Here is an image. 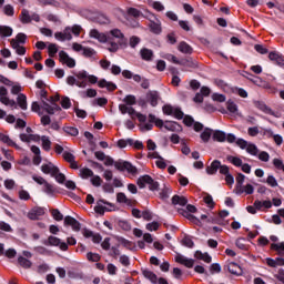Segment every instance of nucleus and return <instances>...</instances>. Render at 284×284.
Instances as JSON below:
<instances>
[{
	"instance_id": "nucleus-1",
	"label": "nucleus",
	"mask_w": 284,
	"mask_h": 284,
	"mask_svg": "<svg viewBox=\"0 0 284 284\" xmlns=\"http://www.w3.org/2000/svg\"><path fill=\"white\" fill-rule=\"evenodd\" d=\"M104 165L106 168L114 165L115 170L119 172H128L129 174H136L139 172L136 166L132 165V163L123 160L114 161V159H112L110 155L104 158Z\"/></svg>"
},
{
	"instance_id": "nucleus-2",
	"label": "nucleus",
	"mask_w": 284,
	"mask_h": 284,
	"mask_svg": "<svg viewBox=\"0 0 284 284\" xmlns=\"http://www.w3.org/2000/svg\"><path fill=\"white\" fill-rule=\"evenodd\" d=\"M41 171L43 174H51V176L55 179L57 183H65V174L60 173L59 166L54 165L52 162L42 164Z\"/></svg>"
},
{
	"instance_id": "nucleus-3",
	"label": "nucleus",
	"mask_w": 284,
	"mask_h": 284,
	"mask_svg": "<svg viewBox=\"0 0 284 284\" xmlns=\"http://www.w3.org/2000/svg\"><path fill=\"white\" fill-rule=\"evenodd\" d=\"M145 185L149 186V190H151V192H156V190H159L160 184L158 181H154L152 176L145 174L138 179V186L140 187V190H143L145 189Z\"/></svg>"
},
{
	"instance_id": "nucleus-4",
	"label": "nucleus",
	"mask_w": 284,
	"mask_h": 284,
	"mask_svg": "<svg viewBox=\"0 0 284 284\" xmlns=\"http://www.w3.org/2000/svg\"><path fill=\"white\" fill-rule=\"evenodd\" d=\"M42 243L51 247H60L62 252H68V243L62 242L61 239L50 235L47 240H43Z\"/></svg>"
},
{
	"instance_id": "nucleus-5",
	"label": "nucleus",
	"mask_w": 284,
	"mask_h": 284,
	"mask_svg": "<svg viewBox=\"0 0 284 284\" xmlns=\"http://www.w3.org/2000/svg\"><path fill=\"white\" fill-rule=\"evenodd\" d=\"M75 77L78 78V81H85L87 83H91V85L99 83V78L97 75L89 74L85 70L79 71L75 73Z\"/></svg>"
},
{
	"instance_id": "nucleus-6",
	"label": "nucleus",
	"mask_w": 284,
	"mask_h": 284,
	"mask_svg": "<svg viewBox=\"0 0 284 284\" xmlns=\"http://www.w3.org/2000/svg\"><path fill=\"white\" fill-rule=\"evenodd\" d=\"M146 103H150L152 108H156L159 105V100L161 99V93L156 90H150L145 95Z\"/></svg>"
},
{
	"instance_id": "nucleus-7",
	"label": "nucleus",
	"mask_w": 284,
	"mask_h": 284,
	"mask_svg": "<svg viewBox=\"0 0 284 284\" xmlns=\"http://www.w3.org/2000/svg\"><path fill=\"white\" fill-rule=\"evenodd\" d=\"M44 214H45L44 207L34 206L29 211L28 219H30V221H39V219H41V216H43Z\"/></svg>"
},
{
	"instance_id": "nucleus-8",
	"label": "nucleus",
	"mask_w": 284,
	"mask_h": 284,
	"mask_svg": "<svg viewBox=\"0 0 284 284\" xmlns=\"http://www.w3.org/2000/svg\"><path fill=\"white\" fill-rule=\"evenodd\" d=\"M59 59L61 63H64L68 68H75L77 67V61L71 58L68 52L65 51H60L59 52Z\"/></svg>"
},
{
	"instance_id": "nucleus-9",
	"label": "nucleus",
	"mask_w": 284,
	"mask_h": 284,
	"mask_svg": "<svg viewBox=\"0 0 284 284\" xmlns=\"http://www.w3.org/2000/svg\"><path fill=\"white\" fill-rule=\"evenodd\" d=\"M268 59H270V61L275 63V65H278L280 68H284V58H283V54L281 52L271 51L268 53Z\"/></svg>"
},
{
	"instance_id": "nucleus-10",
	"label": "nucleus",
	"mask_w": 284,
	"mask_h": 284,
	"mask_svg": "<svg viewBox=\"0 0 284 284\" xmlns=\"http://www.w3.org/2000/svg\"><path fill=\"white\" fill-rule=\"evenodd\" d=\"M89 37L91 39H95L100 43H108V41H110V38H108V36L105 33L99 32V30H97V29H92L89 33Z\"/></svg>"
},
{
	"instance_id": "nucleus-11",
	"label": "nucleus",
	"mask_w": 284,
	"mask_h": 284,
	"mask_svg": "<svg viewBox=\"0 0 284 284\" xmlns=\"http://www.w3.org/2000/svg\"><path fill=\"white\" fill-rule=\"evenodd\" d=\"M101 203H103V205H109V207H114V204L108 202L106 200H99L98 201V205L94 206V212H97V214H105V212H112V210H109L108 207L101 205Z\"/></svg>"
},
{
	"instance_id": "nucleus-12",
	"label": "nucleus",
	"mask_w": 284,
	"mask_h": 284,
	"mask_svg": "<svg viewBox=\"0 0 284 284\" xmlns=\"http://www.w3.org/2000/svg\"><path fill=\"white\" fill-rule=\"evenodd\" d=\"M226 267L230 274H233V276H243V268L237 263L230 262Z\"/></svg>"
},
{
	"instance_id": "nucleus-13",
	"label": "nucleus",
	"mask_w": 284,
	"mask_h": 284,
	"mask_svg": "<svg viewBox=\"0 0 284 284\" xmlns=\"http://www.w3.org/2000/svg\"><path fill=\"white\" fill-rule=\"evenodd\" d=\"M42 105H43V110L44 112H47V114H54V112H61V106H59V104H57V102H54V104L48 103L45 100H42Z\"/></svg>"
},
{
	"instance_id": "nucleus-14",
	"label": "nucleus",
	"mask_w": 284,
	"mask_h": 284,
	"mask_svg": "<svg viewBox=\"0 0 284 284\" xmlns=\"http://www.w3.org/2000/svg\"><path fill=\"white\" fill-rule=\"evenodd\" d=\"M254 207L258 211V212H265V210H270L272 209V201L270 200H265V201H260V200H255L254 201Z\"/></svg>"
},
{
	"instance_id": "nucleus-15",
	"label": "nucleus",
	"mask_w": 284,
	"mask_h": 284,
	"mask_svg": "<svg viewBox=\"0 0 284 284\" xmlns=\"http://www.w3.org/2000/svg\"><path fill=\"white\" fill-rule=\"evenodd\" d=\"M68 85H77V88H88V82L85 80H77L74 75H69L67 78Z\"/></svg>"
},
{
	"instance_id": "nucleus-16",
	"label": "nucleus",
	"mask_w": 284,
	"mask_h": 284,
	"mask_svg": "<svg viewBox=\"0 0 284 284\" xmlns=\"http://www.w3.org/2000/svg\"><path fill=\"white\" fill-rule=\"evenodd\" d=\"M164 128L169 132H183V126L174 121H166Z\"/></svg>"
},
{
	"instance_id": "nucleus-17",
	"label": "nucleus",
	"mask_w": 284,
	"mask_h": 284,
	"mask_svg": "<svg viewBox=\"0 0 284 284\" xmlns=\"http://www.w3.org/2000/svg\"><path fill=\"white\" fill-rule=\"evenodd\" d=\"M235 192L236 194H243V183H245V175L243 173H237L236 178Z\"/></svg>"
},
{
	"instance_id": "nucleus-18",
	"label": "nucleus",
	"mask_w": 284,
	"mask_h": 284,
	"mask_svg": "<svg viewBox=\"0 0 284 284\" xmlns=\"http://www.w3.org/2000/svg\"><path fill=\"white\" fill-rule=\"evenodd\" d=\"M142 274L144 276V278H146L148 281H150L153 284L159 283V276H156V274L148 268H142Z\"/></svg>"
},
{
	"instance_id": "nucleus-19",
	"label": "nucleus",
	"mask_w": 284,
	"mask_h": 284,
	"mask_svg": "<svg viewBox=\"0 0 284 284\" xmlns=\"http://www.w3.org/2000/svg\"><path fill=\"white\" fill-rule=\"evenodd\" d=\"M221 168V161L214 160L211 165L206 166V174L214 175Z\"/></svg>"
},
{
	"instance_id": "nucleus-20",
	"label": "nucleus",
	"mask_w": 284,
	"mask_h": 284,
	"mask_svg": "<svg viewBox=\"0 0 284 284\" xmlns=\"http://www.w3.org/2000/svg\"><path fill=\"white\" fill-rule=\"evenodd\" d=\"M266 264L268 267H283L284 265V258L283 257H276L275 260L272 257L266 258Z\"/></svg>"
},
{
	"instance_id": "nucleus-21",
	"label": "nucleus",
	"mask_w": 284,
	"mask_h": 284,
	"mask_svg": "<svg viewBox=\"0 0 284 284\" xmlns=\"http://www.w3.org/2000/svg\"><path fill=\"white\" fill-rule=\"evenodd\" d=\"M149 30L150 32H152L153 34H161V32H163V28L161 27V21H150L149 23Z\"/></svg>"
},
{
	"instance_id": "nucleus-22",
	"label": "nucleus",
	"mask_w": 284,
	"mask_h": 284,
	"mask_svg": "<svg viewBox=\"0 0 284 284\" xmlns=\"http://www.w3.org/2000/svg\"><path fill=\"white\" fill-rule=\"evenodd\" d=\"M227 139V134L224 131L215 130L213 132V141H217L219 143H225Z\"/></svg>"
},
{
	"instance_id": "nucleus-23",
	"label": "nucleus",
	"mask_w": 284,
	"mask_h": 284,
	"mask_svg": "<svg viewBox=\"0 0 284 284\" xmlns=\"http://www.w3.org/2000/svg\"><path fill=\"white\" fill-rule=\"evenodd\" d=\"M178 50L183 54H192L194 52V49L185 41L180 42Z\"/></svg>"
},
{
	"instance_id": "nucleus-24",
	"label": "nucleus",
	"mask_w": 284,
	"mask_h": 284,
	"mask_svg": "<svg viewBox=\"0 0 284 284\" xmlns=\"http://www.w3.org/2000/svg\"><path fill=\"white\" fill-rule=\"evenodd\" d=\"M171 201L172 205H181L182 207H185V205H187V199L185 196L173 195Z\"/></svg>"
},
{
	"instance_id": "nucleus-25",
	"label": "nucleus",
	"mask_w": 284,
	"mask_h": 284,
	"mask_svg": "<svg viewBox=\"0 0 284 284\" xmlns=\"http://www.w3.org/2000/svg\"><path fill=\"white\" fill-rule=\"evenodd\" d=\"M141 54V59H143V61H152L153 57H154V51L148 49V48H143L140 51Z\"/></svg>"
},
{
	"instance_id": "nucleus-26",
	"label": "nucleus",
	"mask_w": 284,
	"mask_h": 284,
	"mask_svg": "<svg viewBox=\"0 0 284 284\" xmlns=\"http://www.w3.org/2000/svg\"><path fill=\"white\" fill-rule=\"evenodd\" d=\"M11 48L16 50L17 54L23 57L26 54V48L19 44V41L11 39Z\"/></svg>"
},
{
	"instance_id": "nucleus-27",
	"label": "nucleus",
	"mask_w": 284,
	"mask_h": 284,
	"mask_svg": "<svg viewBox=\"0 0 284 284\" xmlns=\"http://www.w3.org/2000/svg\"><path fill=\"white\" fill-rule=\"evenodd\" d=\"M0 141L2 143H6L7 145H9V148H16V150H19V145L17 143H14V141H12V139H10V136L0 133Z\"/></svg>"
},
{
	"instance_id": "nucleus-28",
	"label": "nucleus",
	"mask_w": 284,
	"mask_h": 284,
	"mask_svg": "<svg viewBox=\"0 0 284 284\" xmlns=\"http://www.w3.org/2000/svg\"><path fill=\"white\" fill-rule=\"evenodd\" d=\"M20 21L23 24L32 23V18L30 16V11L28 9H22L20 13Z\"/></svg>"
},
{
	"instance_id": "nucleus-29",
	"label": "nucleus",
	"mask_w": 284,
	"mask_h": 284,
	"mask_svg": "<svg viewBox=\"0 0 284 284\" xmlns=\"http://www.w3.org/2000/svg\"><path fill=\"white\" fill-rule=\"evenodd\" d=\"M17 101L21 110H28V97H26V94L19 93Z\"/></svg>"
},
{
	"instance_id": "nucleus-30",
	"label": "nucleus",
	"mask_w": 284,
	"mask_h": 284,
	"mask_svg": "<svg viewBox=\"0 0 284 284\" xmlns=\"http://www.w3.org/2000/svg\"><path fill=\"white\" fill-rule=\"evenodd\" d=\"M194 256L199 261H204V263H212V256H210V254H207V253H203L201 251H196Z\"/></svg>"
},
{
	"instance_id": "nucleus-31",
	"label": "nucleus",
	"mask_w": 284,
	"mask_h": 284,
	"mask_svg": "<svg viewBox=\"0 0 284 284\" xmlns=\"http://www.w3.org/2000/svg\"><path fill=\"white\" fill-rule=\"evenodd\" d=\"M149 123H155L156 128H165L163 120L156 118V115L152 113L149 114Z\"/></svg>"
},
{
	"instance_id": "nucleus-32",
	"label": "nucleus",
	"mask_w": 284,
	"mask_h": 284,
	"mask_svg": "<svg viewBox=\"0 0 284 284\" xmlns=\"http://www.w3.org/2000/svg\"><path fill=\"white\" fill-rule=\"evenodd\" d=\"M41 142H42V149L44 150V152H50V150H52V141H50V138L42 135Z\"/></svg>"
},
{
	"instance_id": "nucleus-33",
	"label": "nucleus",
	"mask_w": 284,
	"mask_h": 284,
	"mask_svg": "<svg viewBox=\"0 0 284 284\" xmlns=\"http://www.w3.org/2000/svg\"><path fill=\"white\" fill-rule=\"evenodd\" d=\"M42 192H44V194H48L49 196H54V192H57V189H54V185L47 182L43 184Z\"/></svg>"
},
{
	"instance_id": "nucleus-34",
	"label": "nucleus",
	"mask_w": 284,
	"mask_h": 284,
	"mask_svg": "<svg viewBox=\"0 0 284 284\" xmlns=\"http://www.w3.org/2000/svg\"><path fill=\"white\" fill-rule=\"evenodd\" d=\"M211 138L212 129L205 128L204 131L201 133L200 139L203 141V143H209Z\"/></svg>"
},
{
	"instance_id": "nucleus-35",
	"label": "nucleus",
	"mask_w": 284,
	"mask_h": 284,
	"mask_svg": "<svg viewBox=\"0 0 284 284\" xmlns=\"http://www.w3.org/2000/svg\"><path fill=\"white\" fill-rule=\"evenodd\" d=\"M18 263L24 270H30V267H32V262L23 256L18 257Z\"/></svg>"
},
{
	"instance_id": "nucleus-36",
	"label": "nucleus",
	"mask_w": 284,
	"mask_h": 284,
	"mask_svg": "<svg viewBox=\"0 0 284 284\" xmlns=\"http://www.w3.org/2000/svg\"><path fill=\"white\" fill-rule=\"evenodd\" d=\"M80 176L81 179H90L94 176V171H92V169L82 168L80 169Z\"/></svg>"
},
{
	"instance_id": "nucleus-37",
	"label": "nucleus",
	"mask_w": 284,
	"mask_h": 284,
	"mask_svg": "<svg viewBox=\"0 0 284 284\" xmlns=\"http://www.w3.org/2000/svg\"><path fill=\"white\" fill-rule=\"evenodd\" d=\"M182 212H183V216H185V219H187L189 221H191L195 225H201V220H199L196 216H194L193 214L189 213L185 210H182Z\"/></svg>"
},
{
	"instance_id": "nucleus-38",
	"label": "nucleus",
	"mask_w": 284,
	"mask_h": 284,
	"mask_svg": "<svg viewBox=\"0 0 284 284\" xmlns=\"http://www.w3.org/2000/svg\"><path fill=\"white\" fill-rule=\"evenodd\" d=\"M0 103L3 105H9L10 108H14L17 110V102L14 100H10V98H7V95L0 98Z\"/></svg>"
},
{
	"instance_id": "nucleus-39",
	"label": "nucleus",
	"mask_w": 284,
	"mask_h": 284,
	"mask_svg": "<svg viewBox=\"0 0 284 284\" xmlns=\"http://www.w3.org/2000/svg\"><path fill=\"white\" fill-rule=\"evenodd\" d=\"M12 28L8 26H0V37H12Z\"/></svg>"
},
{
	"instance_id": "nucleus-40",
	"label": "nucleus",
	"mask_w": 284,
	"mask_h": 284,
	"mask_svg": "<svg viewBox=\"0 0 284 284\" xmlns=\"http://www.w3.org/2000/svg\"><path fill=\"white\" fill-rule=\"evenodd\" d=\"M227 161L229 163H232V165H235V168H241L243 165V160H241V158L229 155Z\"/></svg>"
},
{
	"instance_id": "nucleus-41",
	"label": "nucleus",
	"mask_w": 284,
	"mask_h": 284,
	"mask_svg": "<svg viewBox=\"0 0 284 284\" xmlns=\"http://www.w3.org/2000/svg\"><path fill=\"white\" fill-rule=\"evenodd\" d=\"M31 110L32 112H36L39 116H43V111H41L43 110V104L40 105L39 102H32Z\"/></svg>"
},
{
	"instance_id": "nucleus-42",
	"label": "nucleus",
	"mask_w": 284,
	"mask_h": 284,
	"mask_svg": "<svg viewBox=\"0 0 284 284\" xmlns=\"http://www.w3.org/2000/svg\"><path fill=\"white\" fill-rule=\"evenodd\" d=\"M63 132H65V134H69L70 136H79V129H77L75 126H64Z\"/></svg>"
},
{
	"instance_id": "nucleus-43",
	"label": "nucleus",
	"mask_w": 284,
	"mask_h": 284,
	"mask_svg": "<svg viewBox=\"0 0 284 284\" xmlns=\"http://www.w3.org/2000/svg\"><path fill=\"white\" fill-rule=\"evenodd\" d=\"M87 258L91 263H99V261H101V255L99 253L89 252L87 253Z\"/></svg>"
},
{
	"instance_id": "nucleus-44",
	"label": "nucleus",
	"mask_w": 284,
	"mask_h": 284,
	"mask_svg": "<svg viewBox=\"0 0 284 284\" xmlns=\"http://www.w3.org/2000/svg\"><path fill=\"white\" fill-rule=\"evenodd\" d=\"M170 194H172V189L164 186L160 192V199H162V201H168V199H170Z\"/></svg>"
},
{
	"instance_id": "nucleus-45",
	"label": "nucleus",
	"mask_w": 284,
	"mask_h": 284,
	"mask_svg": "<svg viewBox=\"0 0 284 284\" xmlns=\"http://www.w3.org/2000/svg\"><path fill=\"white\" fill-rule=\"evenodd\" d=\"M122 101L125 105H136V97L132 94L126 95Z\"/></svg>"
},
{
	"instance_id": "nucleus-46",
	"label": "nucleus",
	"mask_w": 284,
	"mask_h": 284,
	"mask_svg": "<svg viewBox=\"0 0 284 284\" xmlns=\"http://www.w3.org/2000/svg\"><path fill=\"white\" fill-rule=\"evenodd\" d=\"M59 52V47L54 43H49L48 45V54L49 57H54Z\"/></svg>"
},
{
	"instance_id": "nucleus-47",
	"label": "nucleus",
	"mask_w": 284,
	"mask_h": 284,
	"mask_svg": "<svg viewBox=\"0 0 284 284\" xmlns=\"http://www.w3.org/2000/svg\"><path fill=\"white\" fill-rule=\"evenodd\" d=\"M182 245L192 250V247H194V241H192L191 236L185 235L184 239H182Z\"/></svg>"
},
{
	"instance_id": "nucleus-48",
	"label": "nucleus",
	"mask_w": 284,
	"mask_h": 284,
	"mask_svg": "<svg viewBox=\"0 0 284 284\" xmlns=\"http://www.w3.org/2000/svg\"><path fill=\"white\" fill-rule=\"evenodd\" d=\"M207 223H212V225H224L220 216H209Z\"/></svg>"
},
{
	"instance_id": "nucleus-49",
	"label": "nucleus",
	"mask_w": 284,
	"mask_h": 284,
	"mask_svg": "<svg viewBox=\"0 0 284 284\" xmlns=\"http://www.w3.org/2000/svg\"><path fill=\"white\" fill-rule=\"evenodd\" d=\"M246 152L248 154H252V156H256V154H258V148L256 146V144H247Z\"/></svg>"
},
{
	"instance_id": "nucleus-50",
	"label": "nucleus",
	"mask_w": 284,
	"mask_h": 284,
	"mask_svg": "<svg viewBox=\"0 0 284 284\" xmlns=\"http://www.w3.org/2000/svg\"><path fill=\"white\" fill-rule=\"evenodd\" d=\"M265 183H267L270 187H278V181H276V178H274V175H268Z\"/></svg>"
},
{
	"instance_id": "nucleus-51",
	"label": "nucleus",
	"mask_w": 284,
	"mask_h": 284,
	"mask_svg": "<svg viewBox=\"0 0 284 284\" xmlns=\"http://www.w3.org/2000/svg\"><path fill=\"white\" fill-rule=\"evenodd\" d=\"M61 106H62L64 110H70V109L72 108V102L70 101V98H68V97H62Z\"/></svg>"
},
{
	"instance_id": "nucleus-52",
	"label": "nucleus",
	"mask_w": 284,
	"mask_h": 284,
	"mask_svg": "<svg viewBox=\"0 0 284 284\" xmlns=\"http://www.w3.org/2000/svg\"><path fill=\"white\" fill-rule=\"evenodd\" d=\"M51 215L53 216L54 221H63V214L59 209L51 210Z\"/></svg>"
},
{
	"instance_id": "nucleus-53",
	"label": "nucleus",
	"mask_w": 284,
	"mask_h": 284,
	"mask_svg": "<svg viewBox=\"0 0 284 284\" xmlns=\"http://www.w3.org/2000/svg\"><path fill=\"white\" fill-rule=\"evenodd\" d=\"M3 13L7 17H14V7H12L11 4H7L3 7Z\"/></svg>"
},
{
	"instance_id": "nucleus-54",
	"label": "nucleus",
	"mask_w": 284,
	"mask_h": 284,
	"mask_svg": "<svg viewBox=\"0 0 284 284\" xmlns=\"http://www.w3.org/2000/svg\"><path fill=\"white\" fill-rule=\"evenodd\" d=\"M179 26L184 32H190L192 30V27H190V22L185 20H179Z\"/></svg>"
},
{
	"instance_id": "nucleus-55",
	"label": "nucleus",
	"mask_w": 284,
	"mask_h": 284,
	"mask_svg": "<svg viewBox=\"0 0 284 284\" xmlns=\"http://www.w3.org/2000/svg\"><path fill=\"white\" fill-rule=\"evenodd\" d=\"M91 183L94 185V187H101V183H103V180L99 175L91 176Z\"/></svg>"
},
{
	"instance_id": "nucleus-56",
	"label": "nucleus",
	"mask_w": 284,
	"mask_h": 284,
	"mask_svg": "<svg viewBox=\"0 0 284 284\" xmlns=\"http://www.w3.org/2000/svg\"><path fill=\"white\" fill-rule=\"evenodd\" d=\"M118 241L123 245V247H126V250H132V242L126 240L125 237H118Z\"/></svg>"
},
{
	"instance_id": "nucleus-57",
	"label": "nucleus",
	"mask_w": 284,
	"mask_h": 284,
	"mask_svg": "<svg viewBox=\"0 0 284 284\" xmlns=\"http://www.w3.org/2000/svg\"><path fill=\"white\" fill-rule=\"evenodd\" d=\"M258 110H261L262 112H265V114H272V115H274V111H272L271 109H270V106H267V104H265V103H258Z\"/></svg>"
},
{
	"instance_id": "nucleus-58",
	"label": "nucleus",
	"mask_w": 284,
	"mask_h": 284,
	"mask_svg": "<svg viewBox=\"0 0 284 284\" xmlns=\"http://www.w3.org/2000/svg\"><path fill=\"white\" fill-rule=\"evenodd\" d=\"M271 250H274V252H284V242L281 243H272Z\"/></svg>"
},
{
	"instance_id": "nucleus-59",
	"label": "nucleus",
	"mask_w": 284,
	"mask_h": 284,
	"mask_svg": "<svg viewBox=\"0 0 284 284\" xmlns=\"http://www.w3.org/2000/svg\"><path fill=\"white\" fill-rule=\"evenodd\" d=\"M254 50L258 52V54H267L270 52L263 44H255Z\"/></svg>"
},
{
	"instance_id": "nucleus-60",
	"label": "nucleus",
	"mask_w": 284,
	"mask_h": 284,
	"mask_svg": "<svg viewBox=\"0 0 284 284\" xmlns=\"http://www.w3.org/2000/svg\"><path fill=\"white\" fill-rule=\"evenodd\" d=\"M128 14L130 17H134L135 19H139V17H141V11H139V9H136V8H129Z\"/></svg>"
},
{
	"instance_id": "nucleus-61",
	"label": "nucleus",
	"mask_w": 284,
	"mask_h": 284,
	"mask_svg": "<svg viewBox=\"0 0 284 284\" xmlns=\"http://www.w3.org/2000/svg\"><path fill=\"white\" fill-rule=\"evenodd\" d=\"M33 251L37 252L38 254H42V255L50 254V250L45 248V246H36L33 248Z\"/></svg>"
},
{
	"instance_id": "nucleus-62",
	"label": "nucleus",
	"mask_w": 284,
	"mask_h": 284,
	"mask_svg": "<svg viewBox=\"0 0 284 284\" xmlns=\"http://www.w3.org/2000/svg\"><path fill=\"white\" fill-rule=\"evenodd\" d=\"M183 123L184 125H186V128H192V125L194 124V118H192V115H185L183 119Z\"/></svg>"
},
{
	"instance_id": "nucleus-63",
	"label": "nucleus",
	"mask_w": 284,
	"mask_h": 284,
	"mask_svg": "<svg viewBox=\"0 0 284 284\" xmlns=\"http://www.w3.org/2000/svg\"><path fill=\"white\" fill-rule=\"evenodd\" d=\"M273 165H274V168H276V170H282V171L284 172L283 160H281V159H274V160H273Z\"/></svg>"
},
{
	"instance_id": "nucleus-64",
	"label": "nucleus",
	"mask_w": 284,
	"mask_h": 284,
	"mask_svg": "<svg viewBox=\"0 0 284 284\" xmlns=\"http://www.w3.org/2000/svg\"><path fill=\"white\" fill-rule=\"evenodd\" d=\"M146 230L149 232H156L159 230V222H151L146 224Z\"/></svg>"
}]
</instances>
